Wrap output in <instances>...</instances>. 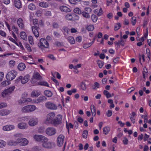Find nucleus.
I'll list each match as a JSON object with an SVG mask.
<instances>
[{
  "mask_svg": "<svg viewBox=\"0 0 151 151\" xmlns=\"http://www.w3.org/2000/svg\"><path fill=\"white\" fill-rule=\"evenodd\" d=\"M54 112L48 114L46 116L44 122L46 124H52L55 126L58 125L61 123L63 116L60 114L58 115L55 117Z\"/></svg>",
  "mask_w": 151,
  "mask_h": 151,
  "instance_id": "f257e3e1",
  "label": "nucleus"
},
{
  "mask_svg": "<svg viewBox=\"0 0 151 151\" xmlns=\"http://www.w3.org/2000/svg\"><path fill=\"white\" fill-rule=\"evenodd\" d=\"M28 94L27 93L24 92L22 94L20 99L18 100V103L19 104H23L25 102L32 103V99L30 98H28Z\"/></svg>",
  "mask_w": 151,
  "mask_h": 151,
  "instance_id": "f03ea898",
  "label": "nucleus"
},
{
  "mask_svg": "<svg viewBox=\"0 0 151 151\" xmlns=\"http://www.w3.org/2000/svg\"><path fill=\"white\" fill-rule=\"evenodd\" d=\"M42 143V146L43 147L48 149L51 148L54 145L53 142L49 141L46 137H45Z\"/></svg>",
  "mask_w": 151,
  "mask_h": 151,
  "instance_id": "7ed1b4c3",
  "label": "nucleus"
},
{
  "mask_svg": "<svg viewBox=\"0 0 151 151\" xmlns=\"http://www.w3.org/2000/svg\"><path fill=\"white\" fill-rule=\"evenodd\" d=\"M30 78V76L29 74H27L24 76H20L17 78L16 81L17 82L20 81L22 83L24 84L28 82Z\"/></svg>",
  "mask_w": 151,
  "mask_h": 151,
  "instance_id": "20e7f679",
  "label": "nucleus"
},
{
  "mask_svg": "<svg viewBox=\"0 0 151 151\" xmlns=\"http://www.w3.org/2000/svg\"><path fill=\"white\" fill-rule=\"evenodd\" d=\"M38 46L40 47L43 48H48L49 45V44L45 39L42 38L40 40V42L38 44Z\"/></svg>",
  "mask_w": 151,
  "mask_h": 151,
  "instance_id": "39448f33",
  "label": "nucleus"
},
{
  "mask_svg": "<svg viewBox=\"0 0 151 151\" xmlns=\"http://www.w3.org/2000/svg\"><path fill=\"white\" fill-rule=\"evenodd\" d=\"M16 76V72L14 70H12L7 73L6 75V78L8 80L12 81L15 78Z\"/></svg>",
  "mask_w": 151,
  "mask_h": 151,
  "instance_id": "423d86ee",
  "label": "nucleus"
},
{
  "mask_svg": "<svg viewBox=\"0 0 151 151\" xmlns=\"http://www.w3.org/2000/svg\"><path fill=\"white\" fill-rule=\"evenodd\" d=\"M42 77L38 72H35L31 79V82L32 83L35 84L37 81L41 80Z\"/></svg>",
  "mask_w": 151,
  "mask_h": 151,
  "instance_id": "0eeeda50",
  "label": "nucleus"
},
{
  "mask_svg": "<svg viewBox=\"0 0 151 151\" xmlns=\"http://www.w3.org/2000/svg\"><path fill=\"white\" fill-rule=\"evenodd\" d=\"M56 132V129L52 127H47L45 130L46 134L48 136H52L55 135Z\"/></svg>",
  "mask_w": 151,
  "mask_h": 151,
  "instance_id": "6e6552de",
  "label": "nucleus"
},
{
  "mask_svg": "<svg viewBox=\"0 0 151 151\" xmlns=\"http://www.w3.org/2000/svg\"><path fill=\"white\" fill-rule=\"evenodd\" d=\"M18 145L24 146L27 145L29 142V141L27 139L24 137H20L17 139Z\"/></svg>",
  "mask_w": 151,
  "mask_h": 151,
  "instance_id": "1a4fd4ad",
  "label": "nucleus"
},
{
  "mask_svg": "<svg viewBox=\"0 0 151 151\" xmlns=\"http://www.w3.org/2000/svg\"><path fill=\"white\" fill-rule=\"evenodd\" d=\"M45 106L47 109L51 110H55L57 109V106L56 104L50 102H46Z\"/></svg>",
  "mask_w": 151,
  "mask_h": 151,
  "instance_id": "9d476101",
  "label": "nucleus"
},
{
  "mask_svg": "<svg viewBox=\"0 0 151 151\" xmlns=\"http://www.w3.org/2000/svg\"><path fill=\"white\" fill-rule=\"evenodd\" d=\"M47 100V98L44 96H41L36 99L32 100V103L35 104L42 103Z\"/></svg>",
  "mask_w": 151,
  "mask_h": 151,
  "instance_id": "9b49d317",
  "label": "nucleus"
},
{
  "mask_svg": "<svg viewBox=\"0 0 151 151\" xmlns=\"http://www.w3.org/2000/svg\"><path fill=\"white\" fill-rule=\"evenodd\" d=\"M65 137L63 135H59L57 139V144L59 147L61 146L63 143Z\"/></svg>",
  "mask_w": 151,
  "mask_h": 151,
  "instance_id": "f8f14e48",
  "label": "nucleus"
},
{
  "mask_svg": "<svg viewBox=\"0 0 151 151\" xmlns=\"http://www.w3.org/2000/svg\"><path fill=\"white\" fill-rule=\"evenodd\" d=\"M38 122V118H33L29 119L28 122V124L29 126L33 127L37 124Z\"/></svg>",
  "mask_w": 151,
  "mask_h": 151,
  "instance_id": "ddd939ff",
  "label": "nucleus"
},
{
  "mask_svg": "<svg viewBox=\"0 0 151 151\" xmlns=\"http://www.w3.org/2000/svg\"><path fill=\"white\" fill-rule=\"evenodd\" d=\"M10 94L6 89L4 90L1 93L2 97L7 99H10Z\"/></svg>",
  "mask_w": 151,
  "mask_h": 151,
  "instance_id": "4468645a",
  "label": "nucleus"
},
{
  "mask_svg": "<svg viewBox=\"0 0 151 151\" xmlns=\"http://www.w3.org/2000/svg\"><path fill=\"white\" fill-rule=\"evenodd\" d=\"M45 137L43 135L39 134H35L33 136V138L35 141L42 142Z\"/></svg>",
  "mask_w": 151,
  "mask_h": 151,
  "instance_id": "2eb2a0df",
  "label": "nucleus"
},
{
  "mask_svg": "<svg viewBox=\"0 0 151 151\" xmlns=\"http://www.w3.org/2000/svg\"><path fill=\"white\" fill-rule=\"evenodd\" d=\"M17 127L20 129H26L28 128V125L25 122H21L18 124Z\"/></svg>",
  "mask_w": 151,
  "mask_h": 151,
  "instance_id": "dca6fc26",
  "label": "nucleus"
},
{
  "mask_svg": "<svg viewBox=\"0 0 151 151\" xmlns=\"http://www.w3.org/2000/svg\"><path fill=\"white\" fill-rule=\"evenodd\" d=\"M74 17H76V19H78L79 17L78 16L74 14H68L65 16L66 19L68 20H74L73 18Z\"/></svg>",
  "mask_w": 151,
  "mask_h": 151,
  "instance_id": "f3484780",
  "label": "nucleus"
},
{
  "mask_svg": "<svg viewBox=\"0 0 151 151\" xmlns=\"http://www.w3.org/2000/svg\"><path fill=\"white\" fill-rule=\"evenodd\" d=\"M11 113V111L8 109H5L0 110V115L5 116L8 115Z\"/></svg>",
  "mask_w": 151,
  "mask_h": 151,
  "instance_id": "a211bd4d",
  "label": "nucleus"
},
{
  "mask_svg": "<svg viewBox=\"0 0 151 151\" xmlns=\"http://www.w3.org/2000/svg\"><path fill=\"white\" fill-rule=\"evenodd\" d=\"M17 22L19 27L21 29H23L24 27V24L22 19L19 18L17 20Z\"/></svg>",
  "mask_w": 151,
  "mask_h": 151,
  "instance_id": "6ab92c4d",
  "label": "nucleus"
},
{
  "mask_svg": "<svg viewBox=\"0 0 151 151\" xmlns=\"http://www.w3.org/2000/svg\"><path fill=\"white\" fill-rule=\"evenodd\" d=\"M60 10L64 12H69L71 11L70 9L68 7L65 6H61L60 7Z\"/></svg>",
  "mask_w": 151,
  "mask_h": 151,
  "instance_id": "aec40b11",
  "label": "nucleus"
},
{
  "mask_svg": "<svg viewBox=\"0 0 151 151\" xmlns=\"http://www.w3.org/2000/svg\"><path fill=\"white\" fill-rule=\"evenodd\" d=\"M40 94V92L38 90L33 91L31 93V96L32 97H36L38 96Z\"/></svg>",
  "mask_w": 151,
  "mask_h": 151,
  "instance_id": "412c9836",
  "label": "nucleus"
},
{
  "mask_svg": "<svg viewBox=\"0 0 151 151\" xmlns=\"http://www.w3.org/2000/svg\"><path fill=\"white\" fill-rule=\"evenodd\" d=\"M29 113L33 112L37 109L36 106L34 105H27Z\"/></svg>",
  "mask_w": 151,
  "mask_h": 151,
  "instance_id": "4be33fe9",
  "label": "nucleus"
},
{
  "mask_svg": "<svg viewBox=\"0 0 151 151\" xmlns=\"http://www.w3.org/2000/svg\"><path fill=\"white\" fill-rule=\"evenodd\" d=\"M14 3L15 6L18 9L22 7V4L20 0H14Z\"/></svg>",
  "mask_w": 151,
  "mask_h": 151,
  "instance_id": "5701e85b",
  "label": "nucleus"
},
{
  "mask_svg": "<svg viewBox=\"0 0 151 151\" xmlns=\"http://www.w3.org/2000/svg\"><path fill=\"white\" fill-rule=\"evenodd\" d=\"M21 38L24 40H27V35L25 32L24 31L21 32L19 34Z\"/></svg>",
  "mask_w": 151,
  "mask_h": 151,
  "instance_id": "b1692460",
  "label": "nucleus"
},
{
  "mask_svg": "<svg viewBox=\"0 0 151 151\" xmlns=\"http://www.w3.org/2000/svg\"><path fill=\"white\" fill-rule=\"evenodd\" d=\"M32 32L35 36L36 38L38 37L39 36V33L36 27L35 26H32Z\"/></svg>",
  "mask_w": 151,
  "mask_h": 151,
  "instance_id": "393cba45",
  "label": "nucleus"
},
{
  "mask_svg": "<svg viewBox=\"0 0 151 151\" xmlns=\"http://www.w3.org/2000/svg\"><path fill=\"white\" fill-rule=\"evenodd\" d=\"M8 144L10 146H16L18 145L17 139L16 141L12 140H10L7 142Z\"/></svg>",
  "mask_w": 151,
  "mask_h": 151,
  "instance_id": "a878e982",
  "label": "nucleus"
},
{
  "mask_svg": "<svg viewBox=\"0 0 151 151\" xmlns=\"http://www.w3.org/2000/svg\"><path fill=\"white\" fill-rule=\"evenodd\" d=\"M18 68L21 71L23 70L26 68L25 64L22 63H19L18 65Z\"/></svg>",
  "mask_w": 151,
  "mask_h": 151,
  "instance_id": "bb28decb",
  "label": "nucleus"
},
{
  "mask_svg": "<svg viewBox=\"0 0 151 151\" xmlns=\"http://www.w3.org/2000/svg\"><path fill=\"white\" fill-rule=\"evenodd\" d=\"M39 6L41 7L47 8L49 7V5L48 3L45 2H41L39 3Z\"/></svg>",
  "mask_w": 151,
  "mask_h": 151,
  "instance_id": "cd10ccee",
  "label": "nucleus"
},
{
  "mask_svg": "<svg viewBox=\"0 0 151 151\" xmlns=\"http://www.w3.org/2000/svg\"><path fill=\"white\" fill-rule=\"evenodd\" d=\"M136 115V113L135 112H132L130 115L129 117L131 122L133 123H135V119L134 116Z\"/></svg>",
  "mask_w": 151,
  "mask_h": 151,
  "instance_id": "c85d7f7f",
  "label": "nucleus"
},
{
  "mask_svg": "<svg viewBox=\"0 0 151 151\" xmlns=\"http://www.w3.org/2000/svg\"><path fill=\"white\" fill-rule=\"evenodd\" d=\"M20 110L23 113H29L27 105L22 107Z\"/></svg>",
  "mask_w": 151,
  "mask_h": 151,
  "instance_id": "c756f323",
  "label": "nucleus"
},
{
  "mask_svg": "<svg viewBox=\"0 0 151 151\" xmlns=\"http://www.w3.org/2000/svg\"><path fill=\"white\" fill-rule=\"evenodd\" d=\"M90 107L92 115L93 116H95L96 114V109L95 106L93 105H91Z\"/></svg>",
  "mask_w": 151,
  "mask_h": 151,
  "instance_id": "7c9ffc66",
  "label": "nucleus"
},
{
  "mask_svg": "<svg viewBox=\"0 0 151 151\" xmlns=\"http://www.w3.org/2000/svg\"><path fill=\"white\" fill-rule=\"evenodd\" d=\"M68 42L71 44H73L75 43V41L73 37L69 36L67 38Z\"/></svg>",
  "mask_w": 151,
  "mask_h": 151,
  "instance_id": "2f4dec72",
  "label": "nucleus"
},
{
  "mask_svg": "<svg viewBox=\"0 0 151 151\" xmlns=\"http://www.w3.org/2000/svg\"><path fill=\"white\" fill-rule=\"evenodd\" d=\"M110 130V129L109 127H105L103 128V132L104 134L106 135L108 134Z\"/></svg>",
  "mask_w": 151,
  "mask_h": 151,
  "instance_id": "473e14b6",
  "label": "nucleus"
},
{
  "mask_svg": "<svg viewBox=\"0 0 151 151\" xmlns=\"http://www.w3.org/2000/svg\"><path fill=\"white\" fill-rule=\"evenodd\" d=\"M15 87L14 86H12L6 89L10 94L12 93L14 91Z\"/></svg>",
  "mask_w": 151,
  "mask_h": 151,
  "instance_id": "72a5a7b5",
  "label": "nucleus"
},
{
  "mask_svg": "<svg viewBox=\"0 0 151 151\" xmlns=\"http://www.w3.org/2000/svg\"><path fill=\"white\" fill-rule=\"evenodd\" d=\"M81 14L83 17L86 18H89L90 17V15L89 13L83 11L81 12Z\"/></svg>",
  "mask_w": 151,
  "mask_h": 151,
  "instance_id": "f704fd0d",
  "label": "nucleus"
},
{
  "mask_svg": "<svg viewBox=\"0 0 151 151\" xmlns=\"http://www.w3.org/2000/svg\"><path fill=\"white\" fill-rule=\"evenodd\" d=\"M44 94L45 96L48 97H50L52 95V93L49 90L45 91Z\"/></svg>",
  "mask_w": 151,
  "mask_h": 151,
  "instance_id": "c9c22d12",
  "label": "nucleus"
},
{
  "mask_svg": "<svg viewBox=\"0 0 151 151\" xmlns=\"http://www.w3.org/2000/svg\"><path fill=\"white\" fill-rule=\"evenodd\" d=\"M12 32L15 33L16 34L18 33V28L14 25H13L12 27Z\"/></svg>",
  "mask_w": 151,
  "mask_h": 151,
  "instance_id": "e433bc0d",
  "label": "nucleus"
},
{
  "mask_svg": "<svg viewBox=\"0 0 151 151\" xmlns=\"http://www.w3.org/2000/svg\"><path fill=\"white\" fill-rule=\"evenodd\" d=\"M10 83L11 82L10 81H4L1 83V85L5 87L8 85L10 84Z\"/></svg>",
  "mask_w": 151,
  "mask_h": 151,
  "instance_id": "4c0bfd02",
  "label": "nucleus"
},
{
  "mask_svg": "<svg viewBox=\"0 0 151 151\" xmlns=\"http://www.w3.org/2000/svg\"><path fill=\"white\" fill-rule=\"evenodd\" d=\"M38 84L40 85L44 86L49 87V86L47 83L46 81H40L38 83Z\"/></svg>",
  "mask_w": 151,
  "mask_h": 151,
  "instance_id": "58836bf2",
  "label": "nucleus"
},
{
  "mask_svg": "<svg viewBox=\"0 0 151 151\" xmlns=\"http://www.w3.org/2000/svg\"><path fill=\"white\" fill-rule=\"evenodd\" d=\"M28 8L30 10L33 11L36 9V7L34 4L30 3L29 5Z\"/></svg>",
  "mask_w": 151,
  "mask_h": 151,
  "instance_id": "ea45409f",
  "label": "nucleus"
},
{
  "mask_svg": "<svg viewBox=\"0 0 151 151\" xmlns=\"http://www.w3.org/2000/svg\"><path fill=\"white\" fill-rule=\"evenodd\" d=\"M86 28L88 31H92L94 29V27L93 25L90 24L87 26Z\"/></svg>",
  "mask_w": 151,
  "mask_h": 151,
  "instance_id": "a19ab883",
  "label": "nucleus"
},
{
  "mask_svg": "<svg viewBox=\"0 0 151 151\" xmlns=\"http://www.w3.org/2000/svg\"><path fill=\"white\" fill-rule=\"evenodd\" d=\"M15 64V62L13 60H10L9 63V65L11 68H13Z\"/></svg>",
  "mask_w": 151,
  "mask_h": 151,
  "instance_id": "79ce46f5",
  "label": "nucleus"
},
{
  "mask_svg": "<svg viewBox=\"0 0 151 151\" xmlns=\"http://www.w3.org/2000/svg\"><path fill=\"white\" fill-rule=\"evenodd\" d=\"M104 94L107 98L111 97V94L109 92L106 90H104Z\"/></svg>",
  "mask_w": 151,
  "mask_h": 151,
  "instance_id": "37998d69",
  "label": "nucleus"
},
{
  "mask_svg": "<svg viewBox=\"0 0 151 151\" xmlns=\"http://www.w3.org/2000/svg\"><path fill=\"white\" fill-rule=\"evenodd\" d=\"M52 75L53 76H56L57 78L58 79H60L61 78V76L60 74L58 72H55L54 73H52Z\"/></svg>",
  "mask_w": 151,
  "mask_h": 151,
  "instance_id": "c03bdc74",
  "label": "nucleus"
},
{
  "mask_svg": "<svg viewBox=\"0 0 151 151\" xmlns=\"http://www.w3.org/2000/svg\"><path fill=\"white\" fill-rule=\"evenodd\" d=\"M22 58L24 60H29V59H31L33 60V58L32 56L30 55H27L26 56H23Z\"/></svg>",
  "mask_w": 151,
  "mask_h": 151,
  "instance_id": "a18cd8bd",
  "label": "nucleus"
},
{
  "mask_svg": "<svg viewBox=\"0 0 151 151\" xmlns=\"http://www.w3.org/2000/svg\"><path fill=\"white\" fill-rule=\"evenodd\" d=\"M121 26V25L120 23H118L116 24L114 26V30L115 31H117L120 28Z\"/></svg>",
  "mask_w": 151,
  "mask_h": 151,
  "instance_id": "49530a36",
  "label": "nucleus"
},
{
  "mask_svg": "<svg viewBox=\"0 0 151 151\" xmlns=\"http://www.w3.org/2000/svg\"><path fill=\"white\" fill-rule=\"evenodd\" d=\"M6 145V142L0 139V148H3Z\"/></svg>",
  "mask_w": 151,
  "mask_h": 151,
  "instance_id": "de8ad7c7",
  "label": "nucleus"
},
{
  "mask_svg": "<svg viewBox=\"0 0 151 151\" xmlns=\"http://www.w3.org/2000/svg\"><path fill=\"white\" fill-rule=\"evenodd\" d=\"M74 13L77 14H81V9L78 8L77 7L74 9Z\"/></svg>",
  "mask_w": 151,
  "mask_h": 151,
  "instance_id": "09e8293b",
  "label": "nucleus"
},
{
  "mask_svg": "<svg viewBox=\"0 0 151 151\" xmlns=\"http://www.w3.org/2000/svg\"><path fill=\"white\" fill-rule=\"evenodd\" d=\"M88 135V131L87 130H84L83 132L82 137L85 139H86Z\"/></svg>",
  "mask_w": 151,
  "mask_h": 151,
  "instance_id": "8fccbe9b",
  "label": "nucleus"
},
{
  "mask_svg": "<svg viewBox=\"0 0 151 151\" xmlns=\"http://www.w3.org/2000/svg\"><path fill=\"white\" fill-rule=\"evenodd\" d=\"M99 84L97 82H96L94 83V85L93 86V90H96L97 88H99Z\"/></svg>",
  "mask_w": 151,
  "mask_h": 151,
  "instance_id": "3c124183",
  "label": "nucleus"
},
{
  "mask_svg": "<svg viewBox=\"0 0 151 151\" xmlns=\"http://www.w3.org/2000/svg\"><path fill=\"white\" fill-rule=\"evenodd\" d=\"M73 125L71 123H68L67 122H66V128L68 129V131H69V129L70 128H73Z\"/></svg>",
  "mask_w": 151,
  "mask_h": 151,
  "instance_id": "603ef678",
  "label": "nucleus"
},
{
  "mask_svg": "<svg viewBox=\"0 0 151 151\" xmlns=\"http://www.w3.org/2000/svg\"><path fill=\"white\" fill-rule=\"evenodd\" d=\"M25 47L28 51L29 52H31L32 51L31 48L29 44L27 43L25 44Z\"/></svg>",
  "mask_w": 151,
  "mask_h": 151,
  "instance_id": "864d4df0",
  "label": "nucleus"
},
{
  "mask_svg": "<svg viewBox=\"0 0 151 151\" xmlns=\"http://www.w3.org/2000/svg\"><path fill=\"white\" fill-rule=\"evenodd\" d=\"M28 40L29 42L31 45H33L34 44L33 38L32 36H29L28 37Z\"/></svg>",
  "mask_w": 151,
  "mask_h": 151,
  "instance_id": "5fc2aeb1",
  "label": "nucleus"
},
{
  "mask_svg": "<svg viewBox=\"0 0 151 151\" xmlns=\"http://www.w3.org/2000/svg\"><path fill=\"white\" fill-rule=\"evenodd\" d=\"M91 19L94 22H96L97 19L98 18L97 16L94 15V14H92V15L91 16Z\"/></svg>",
  "mask_w": 151,
  "mask_h": 151,
  "instance_id": "6e6d98bb",
  "label": "nucleus"
},
{
  "mask_svg": "<svg viewBox=\"0 0 151 151\" xmlns=\"http://www.w3.org/2000/svg\"><path fill=\"white\" fill-rule=\"evenodd\" d=\"M44 14L46 16H50L51 15V12L48 10H44Z\"/></svg>",
  "mask_w": 151,
  "mask_h": 151,
  "instance_id": "4d7b16f0",
  "label": "nucleus"
},
{
  "mask_svg": "<svg viewBox=\"0 0 151 151\" xmlns=\"http://www.w3.org/2000/svg\"><path fill=\"white\" fill-rule=\"evenodd\" d=\"M92 45V43H88L84 44L83 47L85 49H86L90 47Z\"/></svg>",
  "mask_w": 151,
  "mask_h": 151,
  "instance_id": "13d9d810",
  "label": "nucleus"
},
{
  "mask_svg": "<svg viewBox=\"0 0 151 151\" xmlns=\"http://www.w3.org/2000/svg\"><path fill=\"white\" fill-rule=\"evenodd\" d=\"M9 131H10L14 129L15 128V126L12 124H8Z\"/></svg>",
  "mask_w": 151,
  "mask_h": 151,
  "instance_id": "bf43d9fd",
  "label": "nucleus"
},
{
  "mask_svg": "<svg viewBox=\"0 0 151 151\" xmlns=\"http://www.w3.org/2000/svg\"><path fill=\"white\" fill-rule=\"evenodd\" d=\"M122 142L124 145H127L129 142L128 139L126 137H124L122 140Z\"/></svg>",
  "mask_w": 151,
  "mask_h": 151,
  "instance_id": "052dcab7",
  "label": "nucleus"
},
{
  "mask_svg": "<svg viewBox=\"0 0 151 151\" xmlns=\"http://www.w3.org/2000/svg\"><path fill=\"white\" fill-rule=\"evenodd\" d=\"M97 64L100 68H102L104 65V63L100 60L98 61Z\"/></svg>",
  "mask_w": 151,
  "mask_h": 151,
  "instance_id": "680f3d73",
  "label": "nucleus"
},
{
  "mask_svg": "<svg viewBox=\"0 0 151 151\" xmlns=\"http://www.w3.org/2000/svg\"><path fill=\"white\" fill-rule=\"evenodd\" d=\"M136 17H132V18L131 22L133 25H134L136 23Z\"/></svg>",
  "mask_w": 151,
  "mask_h": 151,
  "instance_id": "e2e57ef3",
  "label": "nucleus"
},
{
  "mask_svg": "<svg viewBox=\"0 0 151 151\" xmlns=\"http://www.w3.org/2000/svg\"><path fill=\"white\" fill-rule=\"evenodd\" d=\"M63 29L65 32H66L67 34H68L70 31V29L66 27H64L63 28Z\"/></svg>",
  "mask_w": 151,
  "mask_h": 151,
  "instance_id": "0e129e2a",
  "label": "nucleus"
},
{
  "mask_svg": "<svg viewBox=\"0 0 151 151\" xmlns=\"http://www.w3.org/2000/svg\"><path fill=\"white\" fill-rule=\"evenodd\" d=\"M16 45L19 47L22 50H24V47H23L22 44L21 42H19V44L17 43L16 44Z\"/></svg>",
  "mask_w": 151,
  "mask_h": 151,
  "instance_id": "69168bd1",
  "label": "nucleus"
},
{
  "mask_svg": "<svg viewBox=\"0 0 151 151\" xmlns=\"http://www.w3.org/2000/svg\"><path fill=\"white\" fill-rule=\"evenodd\" d=\"M32 150V151H40L41 150L40 148L38 146H35L33 147Z\"/></svg>",
  "mask_w": 151,
  "mask_h": 151,
  "instance_id": "338daca9",
  "label": "nucleus"
},
{
  "mask_svg": "<svg viewBox=\"0 0 151 151\" xmlns=\"http://www.w3.org/2000/svg\"><path fill=\"white\" fill-rule=\"evenodd\" d=\"M81 87L82 89L83 90H85L86 89V84L83 82L81 83Z\"/></svg>",
  "mask_w": 151,
  "mask_h": 151,
  "instance_id": "774afa93",
  "label": "nucleus"
}]
</instances>
